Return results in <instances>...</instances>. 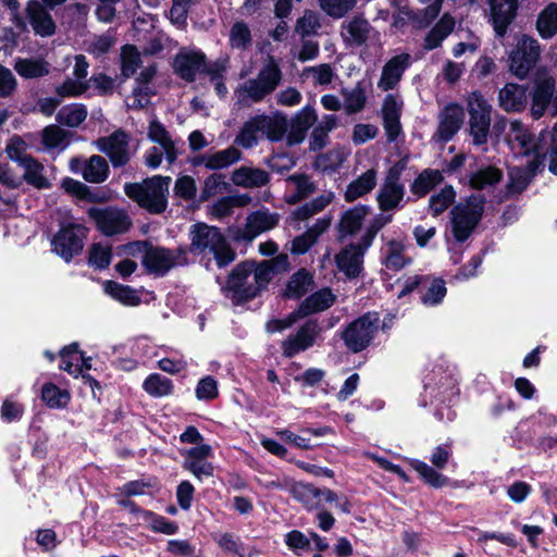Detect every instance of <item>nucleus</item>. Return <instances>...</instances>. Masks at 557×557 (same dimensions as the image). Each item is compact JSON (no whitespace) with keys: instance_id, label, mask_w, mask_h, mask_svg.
Returning <instances> with one entry per match:
<instances>
[{"instance_id":"obj_1","label":"nucleus","mask_w":557,"mask_h":557,"mask_svg":"<svg viewBox=\"0 0 557 557\" xmlns=\"http://www.w3.org/2000/svg\"><path fill=\"white\" fill-rule=\"evenodd\" d=\"M288 267V256L285 253L260 263L243 262L230 274L223 288L224 295L235 304L253 299L276 274L287 271Z\"/></svg>"},{"instance_id":"obj_2","label":"nucleus","mask_w":557,"mask_h":557,"mask_svg":"<svg viewBox=\"0 0 557 557\" xmlns=\"http://www.w3.org/2000/svg\"><path fill=\"white\" fill-rule=\"evenodd\" d=\"M287 119L281 114H260L246 121L234 143L243 148H251L265 137L271 141L281 140L287 131Z\"/></svg>"},{"instance_id":"obj_3","label":"nucleus","mask_w":557,"mask_h":557,"mask_svg":"<svg viewBox=\"0 0 557 557\" xmlns=\"http://www.w3.org/2000/svg\"><path fill=\"white\" fill-rule=\"evenodd\" d=\"M170 176L154 175L141 183L126 184L125 194L150 213H162L168 206Z\"/></svg>"},{"instance_id":"obj_4","label":"nucleus","mask_w":557,"mask_h":557,"mask_svg":"<svg viewBox=\"0 0 557 557\" xmlns=\"http://www.w3.org/2000/svg\"><path fill=\"white\" fill-rule=\"evenodd\" d=\"M282 79V72L277 62L269 58L259 71L256 78L244 82L236 90L235 97L242 106L261 101L275 90Z\"/></svg>"},{"instance_id":"obj_5","label":"nucleus","mask_w":557,"mask_h":557,"mask_svg":"<svg viewBox=\"0 0 557 557\" xmlns=\"http://www.w3.org/2000/svg\"><path fill=\"white\" fill-rule=\"evenodd\" d=\"M191 248L198 252L212 253L216 264L222 268L235 259V252L224 236L214 226L197 224L191 232Z\"/></svg>"},{"instance_id":"obj_6","label":"nucleus","mask_w":557,"mask_h":557,"mask_svg":"<svg viewBox=\"0 0 557 557\" xmlns=\"http://www.w3.org/2000/svg\"><path fill=\"white\" fill-rule=\"evenodd\" d=\"M391 219V216H380L375 219L373 225L362 237L360 244L349 245L336 255L335 261L341 272L349 278L359 275L362 270L363 255L366 250L371 246L376 232L388 223Z\"/></svg>"},{"instance_id":"obj_7","label":"nucleus","mask_w":557,"mask_h":557,"mask_svg":"<svg viewBox=\"0 0 557 557\" xmlns=\"http://www.w3.org/2000/svg\"><path fill=\"white\" fill-rule=\"evenodd\" d=\"M380 327L376 312H368L349 323L342 333L346 347L352 352H360L373 341Z\"/></svg>"},{"instance_id":"obj_8","label":"nucleus","mask_w":557,"mask_h":557,"mask_svg":"<svg viewBox=\"0 0 557 557\" xmlns=\"http://www.w3.org/2000/svg\"><path fill=\"white\" fill-rule=\"evenodd\" d=\"M484 201L480 196H471L465 203H458L451 212V227L455 238L465 242L481 220Z\"/></svg>"},{"instance_id":"obj_9","label":"nucleus","mask_w":557,"mask_h":557,"mask_svg":"<svg viewBox=\"0 0 557 557\" xmlns=\"http://www.w3.org/2000/svg\"><path fill=\"white\" fill-rule=\"evenodd\" d=\"M541 52V46L535 38L520 36L509 53V71L520 79L525 78L539 61Z\"/></svg>"},{"instance_id":"obj_10","label":"nucleus","mask_w":557,"mask_h":557,"mask_svg":"<svg viewBox=\"0 0 557 557\" xmlns=\"http://www.w3.org/2000/svg\"><path fill=\"white\" fill-rule=\"evenodd\" d=\"M467 110L473 144H485L490 134L492 106L481 94L472 92L468 98Z\"/></svg>"},{"instance_id":"obj_11","label":"nucleus","mask_w":557,"mask_h":557,"mask_svg":"<svg viewBox=\"0 0 557 557\" xmlns=\"http://www.w3.org/2000/svg\"><path fill=\"white\" fill-rule=\"evenodd\" d=\"M87 233L88 230L82 224H62L51 240L53 251L66 262L71 261L82 252Z\"/></svg>"},{"instance_id":"obj_12","label":"nucleus","mask_w":557,"mask_h":557,"mask_svg":"<svg viewBox=\"0 0 557 557\" xmlns=\"http://www.w3.org/2000/svg\"><path fill=\"white\" fill-rule=\"evenodd\" d=\"M497 127L505 133L506 141L517 158L532 159L534 156L539 158L534 137L520 121L503 119L497 122Z\"/></svg>"},{"instance_id":"obj_13","label":"nucleus","mask_w":557,"mask_h":557,"mask_svg":"<svg viewBox=\"0 0 557 557\" xmlns=\"http://www.w3.org/2000/svg\"><path fill=\"white\" fill-rule=\"evenodd\" d=\"M88 216L94 221L97 230L106 236L125 233L132 225L129 215L115 207L90 208Z\"/></svg>"},{"instance_id":"obj_14","label":"nucleus","mask_w":557,"mask_h":557,"mask_svg":"<svg viewBox=\"0 0 557 557\" xmlns=\"http://www.w3.org/2000/svg\"><path fill=\"white\" fill-rule=\"evenodd\" d=\"M555 78L545 70L536 72L531 91V115L537 120L546 111L553 115V99L555 97Z\"/></svg>"},{"instance_id":"obj_15","label":"nucleus","mask_w":557,"mask_h":557,"mask_svg":"<svg viewBox=\"0 0 557 557\" xmlns=\"http://www.w3.org/2000/svg\"><path fill=\"white\" fill-rule=\"evenodd\" d=\"M321 334L317 320H308L295 333L289 334L281 344L282 354L292 358L311 348Z\"/></svg>"},{"instance_id":"obj_16","label":"nucleus","mask_w":557,"mask_h":557,"mask_svg":"<svg viewBox=\"0 0 557 557\" xmlns=\"http://www.w3.org/2000/svg\"><path fill=\"white\" fill-rule=\"evenodd\" d=\"M96 148L104 153L114 168L125 165L132 157L128 135L119 129L95 141Z\"/></svg>"},{"instance_id":"obj_17","label":"nucleus","mask_w":557,"mask_h":557,"mask_svg":"<svg viewBox=\"0 0 557 557\" xmlns=\"http://www.w3.org/2000/svg\"><path fill=\"white\" fill-rule=\"evenodd\" d=\"M401 168L395 165L389 169L386 178L380 188L376 199L382 211L397 208L405 195V187L399 182Z\"/></svg>"},{"instance_id":"obj_18","label":"nucleus","mask_w":557,"mask_h":557,"mask_svg":"<svg viewBox=\"0 0 557 557\" xmlns=\"http://www.w3.org/2000/svg\"><path fill=\"white\" fill-rule=\"evenodd\" d=\"M463 108L457 103L447 104L438 116V128L434 138L446 143L460 129L463 122Z\"/></svg>"},{"instance_id":"obj_19","label":"nucleus","mask_w":557,"mask_h":557,"mask_svg":"<svg viewBox=\"0 0 557 557\" xmlns=\"http://www.w3.org/2000/svg\"><path fill=\"white\" fill-rule=\"evenodd\" d=\"M410 63L411 57L409 53H400L389 59L382 67L377 88L383 91L395 89Z\"/></svg>"},{"instance_id":"obj_20","label":"nucleus","mask_w":557,"mask_h":557,"mask_svg":"<svg viewBox=\"0 0 557 557\" xmlns=\"http://www.w3.org/2000/svg\"><path fill=\"white\" fill-rule=\"evenodd\" d=\"M178 257L164 248H149L145 251L143 264L149 273L162 276L178 263Z\"/></svg>"},{"instance_id":"obj_21","label":"nucleus","mask_w":557,"mask_h":557,"mask_svg":"<svg viewBox=\"0 0 557 557\" xmlns=\"http://www.w3.org/2000/svg\"><path fill=\"white\" fill-rule=\"evenodd\" d=\"M72 172H81L83 177L89 183H102L109 174V165L107 161L98 156H91L88 160L72 159L70 162Z\"/></svg>"},{"instance_id":"obj_22","label":"nucleus","mask_w":557,"mask_h":557,"mask_svg":"<svg viewBox=\"0 0 557 557\" xmlns=\"http://www.w3.org/2000/svg\"><path fill=\"white\" fill-rule=\"evenodd\" d=\"M491 21L497 36L503 37L516 16L518 0H490Z\"/></svg>"},{"instance_id":"obj_23","label":"nucleus","mask_w":557,"mask_h":557,"mask_svg":"<svg viewBox=\"0 0 557 557\" xmlns=\"http://www.w3.org/2000/svg\"><path fill=\"white\" fill-rule=\"evenodd\" d=\"M278 221L280 215L277 213L271 212L268 209L257 210L247 216L242 237L252 240L261 233L274 228Z\"/></svg>"},{"instance_id":"obj_24","label":"nucleus","mask_w":557,"mask_h":557,"mask_svg":"<svg viewBox=\"0 0 557 557\" xmlns=\"http://www.w3.org/2000/svg\"><path fill=\"white\" fill-rule=\"evenodd\" d=\"M205 67V54L201 51L182 50L174 59V70L183 79L193 82Z\"/></svg>"},{"instance_id":"obj_25","label":"nucleus","mask_w":557,"mask_h":557,"mask_svg":"<svg viewBox=\"0 0 557 557\" xmlns=\"http://www.w3.org/2000/svg\"><path fill=\"white\" fill-rule=\"evenodd\" d=\"M292 493L296 499L301 502L308 508L319 506L323 500L327 503H336V495L327 490H319L315 486L302 482L295 483Z\"/></svg>"},{"instance_id":"obj_26","label":"nucleus","mask_w":557,"mask_h":557,"mask_svg":"<svg viewBox=\"0 0 557 557\" xmlns=\"http://www.w3.org/2000/svg\"><path fill=\"white\" fill-rule=\"evenodd\" d=\"M527 102V89L522 85L508 83L498 92V104L507 112H520Z\"/></svg>"},{"instance_id":"obj_27","label":"nucleus","mask_w":557,"mask_h":557,"mask_svg":"<svg viewBox=\"0 0 557 557\" xmlns=\"http://www.w3.org/2000/svg\"><path fill=\"white\" fill-rule=\"evenodd\" d=\"M28 21L34 32L41 36L47 37L54 34L55 24L50 13L38 1H30L26 9Z\"/></svg>"},{"instance_id":"obj_28","label":"nucleus","mask_w":557,"mask_h":557,"mask_svg":"<svg viewBox=\"0 0 557 557\" xmlns=\"http://www.w3.org/2000/svg\"><path fill=\"white\" fill-rule=\"evenodd\" d=\"M148 138L158 144L164 151L165 160L172 164L177 158L176 140H174L163 124L152 120L148 126Z\"/></svg>"},{"instance_id":"obj_29","label":"nucleus","mask_w":557,"mask_h":557,"mask_svg":"<svg viewBox=\"0 0 557 557\" xmlns=\"http://www.w3.org/2000/svg\"><path fill=\"white\" fill-rule=\"evenodd\" d=\"M539 166L540 160L536 156H534L532 159H527L525 162H521L518 165L510 166L509 178L511 188L516 191L523 190L528 186Z\"/></svg>"},{"instance_id":"obj_30","label":"nucleus","mask_w":557,"mask_h":557,"mask_svg":"<svg viewBox=\"0 0 557 557\" xmlns=\"http://www.w3.org/2000/svg\"><path fill=\"white\" fill-rule=\"evenodd\" d=\"M231 180L236 186L257 188L264 186L269 182V174L261 169L240 166L233 171Z\"/></svg>"},{"instance_id":"obj_31","label":"nucleus","mask_w":557,"mask_h":557,"mask_svg":"<svg viewBox=\"0 0 557 557\" xmlns=\"http://www.w3.org/2000/svg\"><path fill=\"white\" fill-rule=\"evenodd\" d=\"M315 110L306 106L302 108L293 120V129L287 135L288 145L299 144L305 139L306 132L317 121Z\"/></svg>"},{"instance_id":"obj_32","label":"nucleus","mask_w":557,"mask_h":557,"mask_svg":"<svg viewBox=\"0 0 557 557\" xmlns=\"http://www.w3.org/2000/svg\"><path fill=\"white\" fill-rule=\"evenodd\" d=\"M377 172L375 169H369L356 180L351 181L345 190V200L355 201L368 195L376 185Z\"/></svg>"},{"instance_id":"obj_33","label":"nucleus","mask_w":557,"mask_h":557,"mask_svg":"<svg viewBox=\"0 0 557 557\" xmlns=\"http://www.w3.org/2000/svg\"><path fill=\"white\" fill-rule=\"evenodd\" d=\"M335 299L336 297L330 288H322L301 301L298 309L304 317H308L329 309Z\"/></svg>"},{"instance_id":"obj_34","label":"nucleus","mask_w":557,"mask_h":557,"mask_svg":"<svg viewBox=\"0 0 557 557\" xmlns=\"http://www.w3.org/2000/svg\"><path fill=\"white\" fill-rule=\"evenodd\" d=\"M20 166L24 171L23 176L21 177L22 181H25L37 189L50 188L51 183L46 175V169L38 160L30 157L29 159L24 160Z\"/></svg>"},{"instance_id":"obj_35","label":"nucleus","mask_w":557,"mask_h":557,"mask_svg":"<svg viewBox=\"0 0 557 557\" xmlns=\"http://www.w3.org/2000/svg\"><path fill=\"white\" fill-rule=\"evenodd\" d=\"M242 152L235 147H228L212 153L203 154L199 164L210 170H221L240 160Z\"/></svg>"},{"instance_id":"obj_36","label":"nucleus","mask_w":557,"mask_h":557,"mask_svg":"<svg viewBox=\"0 0 557 557\" xmlns=\"http://www.w3.org/2000/svg\"><path fill=\"white\" fill-rule=\"evenodd\" d=\"M14 70L26 79L39 78L50 73V64L41 58H20Z\"/></svg>"},{"instance_id":"obj_37","label":"nucleus","mask_w":557,"mask_h":557,"mask_svg":"<svg viewBox=\"0 0 557 557\" xmlns=\"http://www.w3.org/2000/svg\"><path fill=\"white\" fill-rule=\"evenodd\" d=\"M313 286V276L306 269H300L288 280L284 290V296L287 298L298 299L311 290Z\"/></svg>"},{"instance_id":"obj_38","label":"nucleus","mask_w":557,"mask_h":557,"mask_svg":"<svg viewBox=\"0 0 557 557\" xmlns=\"http://www.w3.org/2000/svg\"><path fill=\"white\" fill-rule=\"evenodd\" d=\"M103 289L107 295L124 306L135 307L141 301L139 293L136 289L114 281L104 282Z\"/></svg>"},{"instance_id":"obj_39","label":"nucleus","mask_w":557,"mask_h":557,"mask_svg":"<svg viewBox=\"0 0 557 557\" xmlns=\"http://www.w3.org/2000/svg\"><path fill=\"white\" fill-rule=\"evenodd\" d=\"M369 213V208L366 206H356L349 210H347L339 222V233L341 236L354 235L356 234L366 216Z\"/></svg>"},{"instance_id":"obj_40","label":"nucleus","mask_w":557,"mask_h":557,"mask_svg":"<svg viewBox=\"0 0 557 557\" xmlns=\"http://www.w3.org/2000/svg\"><path fill=\"white\" fill-rule=\"evenodd\" d=\"M60 369L75 376L81 373L83 366L88 369L90 368V364L87 360H84L83 356L78 351L77 344H71L64 347L60 352Z\"/></svg>"},{"instance_id":"obj_41","label":"nucleus","mask_w":557,"mask_h":557,"mask_svg":"<svg viewBox=\"0 0 557 557\" xmlns=\"http://www.w3.org/2000/svg\"><path fill=\"white\" fill-rule=\"evenodd\" d=\"M335 198L333 191L327 190L322 193L320 196L312 199L310 202H307L293 212V216L299 221L308 220L314 214L324 210Z\"/></svg>"},{"instance_id":"obj_42","label":"nucleus","mask_w":557,"mask_h":557,"mask_svg":"<svg viewBox=\"0 0 557 557\" xmlns=\"http://www.w3.org/2000/svg\"><path fill=\"white\" fill-rule=\"evenodd\" d=\"M143 389L151 397L161 398L173 393L174 384L172 380L159 373H151L144 380Z\"/></svg>"},{"instance_id":"obj_43","label":"nucleus","mask_w":557,"mask_h":557,"mask_svg":"<svg viewBox=\"0 0 557 557\" xmlns=\"http://www.w3.org/2000/svg\"><path fill=\"white\" fill-rule=\"evenodd\" d=\"M369 23L360 17H355L348 23L343 25L342 36L345 41L351 45H361L366 41L369 35Z\"/></svg>"},{"instance_id":"obj_44","label":"nucleus","mask_w":557,"mask_h":557,"mask_svg":"<svg viewBox=\"0 0 557 557\" xmlns=\"http://www.w3.org/2000/svg\"><path fill=\"white\" fill-rule=\"evenodd\" d=\"M336 76L335 70L327 63H321L314 66H307L301 72L305 81H310L314 86H329Z\"/></svg>"},{"instance_id":"obj_45","label":"nucleus","mask_w":557,"mask_h":557,"mask_svg":"<svg viewBox=\"0 0 557 557\" xmlns=\"http://www.w3.org/2000/svg\"><path fill=\"white\" fill-rule=\"evenodd\" d=\"M405 247L403 243L391 240L383 250V263L386 270L399 271L406 267L410 260L404 256Z\"/></svg>"},{"instance_id":"obj_46","label":"nucleus","mask_w":557,"mask_h":557,"mask_svg":"<svg viewBox=\"0 0 557 557\" xmlns=\"http://www.w3.org/2000/svg\"><path fill=\"white\" fill-rule=\"evenodd\" d=\"M536 29L543 39H549L557 34V4L549 3L536 21Z\"/></svg>"},{"instance_id":"obj_47","label":"nucleus","mask_w":557,"mask_h":557,"mask_svg":"<svg viewBox=\"0 0 557 557\" xmlns=\"http://www.w3.org/2000/svg\"><path fill=\"white\" fill-rule=\"evenodd\" d=\"M87 117V109L81 103L64 106L57 113V121L69 127L79 126Z\"/></svg>"},{"instance_id":"obj_48","label":"nucleus","mask_w":557,"mask_h":557,"mask_svg":"<svg viewBox=\"0 0 557 557\" xmlns=\"http://www.w3.org/2000/svg\"><path fill=\"white\" fill-rule=\"evenodd\" d=\"M70 133L58 125H49L44 128L41 140L46 149L64 150L69 145Z\"/></svg>"},{"instance_id":"obj_49","label":"nucleus","mask_w":557,"mask_h":557,"mask_svg":"<svg viewBox=\"0 0 557 557\" xmlns=\"http://www.w3.org/2000/svg\"><path fill=\"white\" fill-rule=\"evenodd\" d=\"M41 399L49 408L60 409L67 406L71 395L53 383H46L41 389Z\"/></svg>"},{"instance_id":"obj_50","label":"nucleus","mask_w":557,"mask_h":557,"mask_svg":"<svg viewBox=\"0 0 557 557\" xmlns=\"http://www.w3.org/2000/svg\"><path fill=\"white\" fill-rule=\"evenodd\" d=\"M287 183L293 186L294 194L288 197L289 203H296L308 197L315 190L313 182L306 175L294 174L287 178Z\"/></svg>"},{"instance_id":"obj_51","label":"nucleus","mask_w":557,"mask_h":557,"mask_svg":"<svg viewBox=\"0 0 557 557\" xmlns=\"http://www.w3.org/2000/svg\"><path fill=\"white\" fill-rule=\"evenodd\" d=\"M443 180V175L437 170H425L423 171L412 183L411 191L422 197L426 195L435 185L440 184Z\"/></svg>"},{"instance_id":"obj_52","label":"nucleus","mask_w":557,"mask_h":557,"mask_svg":"<svg viewBox=\"0 0 557 557\" xmlns=\"http://www.w3.org/2000/svg\"><path fill=\"white\" fill-rule=\"evenodd\" d=\"M343 96L344 109L349 114L360 112L367 103L366 89L360 83L350 90H344Z\"/></svg>"},{"instance_id":"obj_53","label":"nucleus","mask_w":557,"mask_h":557,"mask_svg":"<svg viewBox=\"0 0 557 557\" xmlns=\"http://www.w3.org/2000/svg\"><path fill=\"white\" fill-rule=\"evenodd\" d=\"M409 463L411 468L414 469L419 475L431 486L443 487L447 484L448 479L430 467L428 463L418 459H411Z\"/></svg>"},{"instance_id":"obj_54","label":"nucleus","mask_w":557,"mask_h":557,"mask_svg":"<svg viewBox=\"0 0 557 557\" xmlns=\"http://www.w3.org/2000/svg\"><path fill=\"white\" fill-rule=\"evenodd\" d=\"M502 178V172L494 166L480 169L470 176V185L475 189H483L493 186Z\"/></svg>"},{"instance_id":"obj_55","label":"nucleus","mask_w":557,"mask_h":557,"mask_svg":"<svg viewBox=\"0 0 557 557\" xmlns=\"http://www.w3.org/2000/svg\"><path fill=\"white\" fill-rule=\"evenodd\" d=\"M251 45V33L244 22H236L230 30V46L233 49L245 50Z\"/></svg>"},{"instance_id":"obj_56","label":"nucleus","mask_w":557,"mask_h":557,"mask_svg":"<svg viewBox=\"0 0 557 557\" xmlns=\"http://www.w3.org/2000/svg\"><path fill=\"white\" fill-rule=\"evenodd\" d=\"M357 0H319L320 8L329 16L341 18L356 5Z\"/></svg>"},{"instance_id":"obj_57","label":"nucleus","mask_w":557,"mask_h":557,"mask_svg":"<svg viewBox=\"0 0 557 557\" xmlns=\"http://www.w3.org/2000/svg\"><path fill=\"white\" fill-rule=\"evenodd\" d=\"M122 73L125 77L135 74L140 64V54L136 47L124 46L121 51Z\"/></svg>"},{"instance_id":"obj_58","label":"nucleus","mask_w":557,"mask_h":557,"mask_svg":"<svg viewBox=\"0 0 557 557\" xmlns=\"http://www.w3.org/2000/svg\"><path fill=\"white\" fill-rule=\"evenodd\" d=\"M112 258V249L108 245L100 243L94 244L89 250V263L97 269L109 267Z\"/></svg>"},{"instance_id":"obj_59","label":"nucleus","mask_w":557,"mask_h":557,"mask_svg":"<svg viewBox=\"0 0 557 557\" xmlns=\"http://www.w3.org/2000/svg\"><path fill=\"white\" fill-rule=\"evenodd\" d=\"M28 149L27 143L20 136H13L10 138L5 147V152L10 160L21 165L24 160L29 159L32 156L27 154Z\"/></svg>"},{"instance_id":"obj_60","label":"nucleus","mask_w":557,"mask_h":557,"mask_svg":"<svg viewBox=\"0 0 557 557\" xmlns=\"http://www.w3.org/2000/svg\"><path fill=\"white\" fill-rule=\"evenodd\" d=\"M88 87V81L69 77L60 86L57 87L55 92L61 98L78 97L84 94Z\"/></svg>"},{"instance_id":"obj_61","label":"nucleus","mask_w":557,"mask_h":557,"mask_svg":"<svg viewBox=\"0 0 557 557\" xmlns=\"http://www.w3.org/2000/svg\"><path fill=\"white\" fill-rule=\"evenodd\" d=\"M455 191L451 186H446L440 193L433 195L430 199V210L433 215L444 212L455 199Z\"/></svg>"},{"instance_id":"obj_62","label":"nucleus","mask_w":557,"mask_h":557,"mask_svg":"<svg viewBox=\"0 0 557 557\" xmlns=\"http://www.w3.org/2000/svg\"><path fill=\"white\" fill-rule=\"evenodd\" d=\"M445 282L440 278L433 280L422 296V302L425 306H436L442 302L446 295Z\"/></svg>"},{"instance_id":"obj_63","label":"nucleus","mask_w":557,"mask_h":557,"mask_svg":"<svg viewBox=\"0 0 557 557\" xmlns=\"http://www.w3.org/2000/svg\"><path fill=\"white\" fill-rule=\"evenodd\" d=\"M320 18L315 12L306 11L305 14L297 20L296 32L301 37L313 35L320 28Z\"/></svg>"},{"instance_id":"obj_64","label":"nucleus","mask_w":557,"mask_h":557,"mask_svg":"<svg viewBox=\"0 0 557 557\" xmlns=\"http://www.w3.org/2000/svg\"><path fill=\"white\" fill-rule=\"evenodd\" d=\"M404 101L397 94H389L384 98L382 106L383 120L400 119Z\"/></svg>"}]
</instances>
